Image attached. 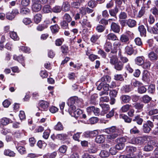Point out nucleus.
Returning <instances> with one entry per match:
<instances>
[{
  "mask_svg": "<svg viewBox=\"0 0 158 158\" xmlns=\"http://www.w3.org/2000/svg\"><path fill=\"white\" fill-rule=\"evenodd\" d=\"M145 12V7L143 6L141 7V10H139L138 15V17L140 18L144 15Z\"/></svg>",
  "mask_w": 158,
  "mask_h": 158,
  "instance_id": "obj_62",
  "label": "nucleus"
},
{
  "mask_svg": "<svg viewBox=\"0 0 158 158\" xmlns=\"http://www.w3.org/2000/svg\"><path fill=\"white\" fill-rule=\"evenodd\" d=\"M99 155L102 157H107L109 156L110 153L107 151L103 150L101 151Z\"/></svg>",
  "mask_w": 158,
  "mask_h": 158,
  "instance_id": "obj_38",
  "label": "nucleus"
},
{
  "mask_svg": "<svg viewBox=\"0 0 158 158\" xmlns=\"http://www.w3.org/2000/svg\"><path fill=\"white\" fill-rule=\"evenodd\" d=\"M86 12V8L81 7L80 9V11L79 13H77L76 14L75 16V19L76 20L79 19L83 15H85Z\"/></svg>",
  "mask_w": 158,
  "mask_h": 158,
  "instance_id": "obj_8",
  "label": "nucleus"
},
{
  "mask_svg": "<svg viewBox=\"0 0 158 158\" xmlns=\"http://www.w3.org/2000/svg\"><path fill=\"white\" fill-rule=\"evenodd\" d=\"M138 30L140 32V35L144 37L146 36V30L143 25H142L139 26Z\"/></svg>",
  "mask_w": 158,
  "mask_h": 158,
  "instance_id": "obj_28",
  "label": "nucleus"
},
{
  "mask_svg": "<svg viewBox=\"0 0 158 158\" xmlns=\"http://www.w3.org/2000/svg\"><path fill=\"white\" fill-rule=\"evenodd\" d=\"M133 121L136 122L139 125H141L143 122V119L139 116H137L135 117Z\"/></svg>",
  "mask_w": 158,
  "mask_h": 158,
  "instance_id": "obj_47",
  "label": "nucleus"
},
{
  "mask_svg": "<svg viewBox=\"0 0 158 158\" xmlns=\"http://www.w3.org/2000/svg\"><path fill=\"white\" fill-rule=\"evenodd\" d=\"M88 151L90 153H94L98 151V149L96 147H92L88 148Z\"/></svg>",
  "mask_w": 158,
  "mask_h": 158,
  "instance_id": "obj_63",
  "label": "nucleus"
},
{
  "mask_svg": "<svg viewBox=\"0 0 158 158\" xmlns=\"http://www.w3.org/2000/svg\"><path fill=\"white\" fill-rule=\"evenodd\" d=\"M110 63L112 65H114L119 61L117 56L115 55L110 56Z\"/></svg>",
  "mask_w": 158,
  "mask_h": 158,
  "instance_id": "obj_22",
  "label": "nucleus"
},
{
  "mask_svg": "<svg viewBox=\"0 0 158 158\" xmlns=\"http://www.w3.org/2000/svg\"><path fill=\"white\" fill-rule=\"evenodd\" d=\"M121 100L122 103H129L131 100V97L127 95H123L120 98Z\"/></svg>",
  "mask_w": 158,
  "mask_h": 158,
  "instance_id": "obj_21",
  "label": "nucleus"
},
{
  "mask_svg": "<svg viewBox=\"0 0 158 158\" xmlns=\"http://www.w3.org/2000/svg\"><path fill=\"white\" fill-rule=\"evenodd\" d=\"M127 137H123L117 138L116 140V141L118 143H124L127 141Z\"/></svg>",
  "mask_w": 158,
  "mask_h": 158,
  "instance_id": "obj_52",
  "label": "nucleus"
},
{
  "mask_svg": "<svg viewBox=\"0 0 158 158\" xmlns=\"http://www.w3.org/2000/svg\"><path fill=\"white\" fill-rule=\"evenodd\" d=\"M107 40L112 41L118 40L117 36L113 33H110L106 36Z\"/></svg>",
  "mask_w": 158,
  "mask_h": 158,
  "instance_id": "obj_20",
  "label": "nucleus"
},
{
  "mask_svg": "<svg viewBox=\"0 0 158 158\" xmlns=\"http://www.w3.org/2000/svg\"><path fill=\"white\" fill-rule=\"evenodd\" d=\"M147 91V89L144 86H140L138 88V92L140 94L145 93Z\"/></svg>",
  "mask_w": 158,
  "mask_h": 158,
  "instance_id": "obj_45",
  "label": "nucleus"
},
{
  "mask_svg": "<svg viewBox=\"0 0 158 158\" xmlns=\"http://www.w3.org/2000/svg\"><path fill=\"white\" fill-rule=\"evenodd\" d=\"M151 65V62L148 61L146 60L145 62H144L142 64V67L145 69H150Z\"/></svg>",
  "mask_w": 158,
  "mask_h": 158,
  "instance_id": "obj_34",
  "label": "nucleus"
},
{
  "mask_svg": "<svg viewBox=\"0 0 158 158\" xmlns=\"http://www.w3.org/2000/svg\"><path fill=\"white\" fill-rule=\"evenodd\" d=\"M100 36V35L96 34H94L90 38V41L93 43H97Z\"/></svg>",
  "mask_w": 158,
  "mask_h": 158,
  "instance_id": "obj_30",
  "label": "nucleus"
},
{
  "mask_svg": "<svg viewBox=\"0 0 158 158\" xmlns=\"http://www.w3.org/2000/svg\"><path fill=\"white\" fill-rule=\"evenodd\" d=\"M126 150L128 152H134L136 151V148L133 146H129L127 147Z\"/></svg>",
  "mask_w": 158,
  "mask_h": 158,
  "instance_id": "obj_57",
  "label": "nucleus"
},
{
  "mask_svg": "<svg viewBox=\"0 0 158 158\" xmlns=\"http://www.w3.org/2000/svg\"><path fill=\"white\" fill-rule=\"evenodd\" d=\"M120 40L122 43L127 44L129 43L130 38L127 34H123L120 36Z\"/></svg>",
  "mask_w": 158,
  "mask_h": 158,
  "instance_id": "obj_12",
  "label": "nucleus"
},
{
  "mask_svg": "<svg viewBox=\"0 0 158 158\" xmlns=\"http://www.w3.org/2000/svg\"><path fill=\"white\" fill-rule=\"evenodd\" d=\"M4 154L6 156L10 157L15 156V153L13 151L9 149L5 150L4 151Z\"/></svg>",
  "mask_w": 158,
  "mask_h": 158,
  "instance_id": "obj_23",
  "label": "nucleus"
},
{
  "mask_svg": "<svg viewBox=\"0 0 158 158\" xmlns=\"http://www.w3.org/2000/svg\"><path fill=\"white\" fill-rule=\"evenodd\" d=\"M20 49L24 52L26 53L30 52V49L29 48L23 46L20 47Z\"/></svg>",
  "mask_w": 158,
  "mask_h": 158,
  "instance_id": "obj_56",
  "label": "nucleus"
},
{
  "mask_svg": "<svg viewBox=\"0 0 158 158\" xmlns=\"http://www.w3.org/2000/svg\"><path fill=\"white\" fill-rule=\"evenodd\" d=\"M67 149V147L66 146L63 145L60 147L59 149V150L60 153H64L66 152Z\"/></svg>",
  "mask_w": 158,
  "mask_h": 158,
  "instance_id": "obj_54",
  "label": "nucleus"
},
{
  "mask_svg": "<svg viewBox=\"0 0 158 158\" xmlns=\"http://www.w3.org/2000/svg\"><path fill=\"white\" fill-rule=\"evenodd\" d=\"M149 137H150L148 136H145L143 137H138L135 138L133 137L129 141V142L133 144H143L146 140H147L148 138H149Z\"/></svg>",
  "mask_w": 158,
  "mask_h": 158,
  "instance_id": "obj_2",
  "label": "nucleus"
},
{
  "mask_svg": "<svg viewBox=\"0 0 158 158\" xmlns=\"http://www.w3.org/2000/svg\"><path fill=\"white\" fill-rule=\"evenodd\" d=\"M142 85V83L136 80H133L131 83L132 86L135 87H139Z\"/></svg>",
  "mask_w": 158,
  "mask_h": 158,
  "instance_id": "obj_49",
  "label": "nucleus"
},
{
  "mask_svg": "<svg viewBox=\"0 0 158 158\" xmlns=\"http://www.w3.org/2000/svg\"><path fill=\"white\" fill-rule=\"evenodd\" d=\"M43 11L44 13H49L51 12L52 9L49 5H45L43 8Z\"/></svg>",
  "mask_w": 158,
  "mask_h": 158,
  "instance_id": "obj_48",
  "label": "nucleus"
},
{
  "mask_svg": "<svg viewBox=\"0 0 158 158\" xmlns=\"http://www.w3.org/2000/svg\"><path fill=\"white\" fill-rule=\"evenodd\" d=\"M151 128L148 126L147 124H144L143 126V130L145 133H148L151 130Z\"/></svg>",
  "mask_w": 158,
  "mask_h": 158,
  "instance_id": "obj_44",
  "label": "nucleus"
},
{
  "mask_svg": "<svg viewBox=\"0 0 158 158\" xmlns=\"http://www.w3.org/2000/svg\"><path fill=\"white\" fill-rule=\"evenodd\" d=\"M148 56L149 60L151 61L156 60L158 59V56L153 52H150Z\"/></svg>",
  "mask_w": 158,
  "mask_h": 158,
  "instance_id": "obj_18",
  "label": "nucleus"
},
{
  "mask_svg": "<svg viewBox=\"0 0 158 158\" xmlns=\"http://www.w3.org/2000/svg\"><path fill=\"white\" fill-rule=\"evenodd\" d=\"M13 59L20 63H21L23 64L24 61V58L23 56L22 55H19L18 56H17L16 55H14L13 56ZM23 66L24 65L22 64Z\"/></svg>",
  "mask_w": 158,
  "mask_h": 158,
  "instance_id": "obj_36",
  "label": "nucleus"
},
{
  "mask_svg": "<svg viewBox=\"0 0 158 158\" xmlns=\"http://www.w3.org/2000/svg\"><path fill=\"white\" fill-rule=\"evenodd\" d=\"M126 22L127 25L131 28L135 27L137 24L135 20L131 19H128L126 20Z\"/></svg>",
  "mask_w": 158,
  "mask_h": 158,
  "instance_id": "obj_14",
  "label": "nucleus"
},
{
  "mask_svg": "<svg viewBox=\"0 0 158 158\" xmlns=\"http://www.w3.org/2000/svg\"><path fill=\"white\" fill-rule=\"evenodd\" d=\"M111 30L116 33H119L120 30V27L118 23L113 22L110 26Z\"/></svg>",
  "mask_w": 158,
  "mask_h": 158,
  "instance_id": "obj_10",
  "label": "nucleus"
},
{
  "mask_svg": "<svg viewBox=\"0 0 158 158\" xmlns=\"http://www.w3.org/2000/svg\"><path fill=\"white\" fill-rule=\"evenodd\" d=\"M19 14V10L17 9H14L12 10L11 12H8L6 14V17L8 20H12Z\"/></svg>",
  "mask_w": 158,
  "mask_h": 158,
  "instance_id": "obj_5",
  "label": "nucleus"
},
{
  "mask_svg": "<svg viewBox=\"0 0 158 158\" xmlns=\"http://www.w3.org/2000/svg\"><path fill=\"white\" fill-rule=\"evenodd\" d=\"M150 74L147 71H144L143 73L142 79L145 81H148L149 80Z\"/></svg>",
  "mask_w": 158,
  "mask_h": 158,
  "instance_id": "obj_24",
  "label": "nucleus"
},
{
  "mask_svg": "<svg viewBox=\"0 0 158 158\" xmlns=\"http://www.w3.org/2000/svg\"><path fill=\"white\" fill-rule=\"evenodd\" d=\"M118 11V9L117 6H115L114 9H111L109 10L110 15L112 16L115 17V19H117L116 16V14Z\"/></svg>",
  "mask_w": 158,
  "mask_h": 158,
  "instance_id": "obj_27",
  "label": "nucleus"
},
{
  "mask_svg": "<svg viewBox=\"0 0 158 158\" xmlns=\"http://www.w3.org/2000/svg\"><path fill=\"white\" fill-rule=\"evenodd\" d=\"M80 19L79 23L83 27H91V24L88 20L87 17L86 16L83 15Z\"/></svg>",
  "mask_w": 158,
  "mask_h": 158,
  "instance_id": "obj_4",
  "label": "nucleus"
},
{
  "mask_svg": "<svg viewBox=\"0 0 158 158\" xmlns=\"http://www.w3.org/2000/svg\"><path fill=\"white\" fill-rule=\"evenodd\" d=\"M10 122H11V120L10 119L6 118H2L1 120V124L3 125H7Z\"/></svg>",
  "mask_w": 158,
  "mask_h": 158,
  "instance_id": "obj_39",
  "label": "nucleus"
},
{
  "mask_svg": "<svg viewBox=\"0 0 158 158\" xmlns=\"http://www.w3.org/2000/svg\"><path fill=\"white\" fill-rule=\"evenodd\" d=\"M143 104L141 103H136L134 104V106L136 109L142 110L143 106Z\"/></svg>",
  "mask_w": 158,
  "mask_h": 158,
  "instance_id": "obj_46",
  "label": "nucleus"
},
{
  "mask_svg": "<svg viewBox=\"0 0 158 158\" xmlns=\"http://www.w3.org/2000/svg\"><path fill=\"white\" fill-rule=\"evenodd\" d=\"M121 45V42L119 41H115L113 44V45L114 49L111 51V52L113 53H116L117 52L116 48H119Z\"/></svg>",
  "mask_w": 158,
  "mask_h": 158,
  "instance_id": "obj_31",
  "label": "nucleus"
},
{
  "mask_svg": "<svg viewBox=\"0 0 158 158\" xmlns=\"http://www.w3.org/2000/svg\"><path fill=\"white\" fill-rule=\"evenodd\" d=\"M31 10L27 7H23L20 9V13L23 15H28L30 14Z\"/></svg>",
  "mask_w": 158,
  "mask_h": 158,
  "instance_id": "obj_25",
  "label": "nucleus"
},
{
  "mask_svg": "<svg viewBox=\"0 0 158 158\" xmlns=\"http://www.w3.org/2000/svg\"><path fill=\"white\" fill-rule=\"evenodd\" d=\"M69 65L70 66H72L73 67L74 69H77V70L79 69L81 66V65H80L79 64H75L72 62H71L70 63Z\"/></svg>",
  "mask_w": 158,
  "mask_h": 158,
  "instance_id": "obj_61",
  "label": "nucleus"
},
{
  "mask_svg": "<svg viewBox=\"0 0 158 158\" xmlns=\"http://www.w3.org/2000/svg\"><path fill=\"white\" fill-rule=\"evenodd\" d=\"M10 37L15 40H18L19 39L17 33L15 32L12 31L10 32Z\"/></svg>",
  "mask_w": 158,
  "mask_h": 158,
  "instance_id": "obj_42",
  "label": "nucleus"
},
{
  "mask_svg": "<svg viewBox=\"0 0 158 158\" xmlns=\"http://www.w3.org/2000/svg\"><path fill=\"white\" fill-rule=\"evenodd\" d=\"M122 133V131H118L117 133L110 134L107 135V138L108 139L113 140L114 139L116 138L118 136L120 135Z\"/></svg>",
  "mask_w": 158,
  "mask_h": 158,
  "instance_id": "obj_11",
  "label": "nucleus"
},
{
  "mask_svg": "<svg viewBox=\"0 0 158 158\" xmlns=\"http://www.w3.org/2000/svg\"><path fill=\"white\" fill-rule=\"evenodd\" d=\"M114 65V69L118 71H121L123 68V64L120 61H119Z\"/></svg>",
  "mask_w": 158,
  "mask_h": 158,
  "instance_id": "obj_26",
  "label": "nucleus"
},
{
  "mask_svg": "<svg viewBox=\"0 0 158 158\" xmlns=\"http://www.w3.org/2000/svg\"><path fill=\"white\" fill-rule=\"evenodd\" d=\"M131 106V105L126 104L124 105L121 108L120 110L123 112H126L128 111Z\"/></svg>",
  "mask_w": 158,
  "mask_h": 158,
  "instance_id": "obj_40",
  "label": "nucleus"
},
{
  "mask_svg": "<svg viewBox=\"0 0 158 158\" xmlns=\"http://www.w3.org/2000/svg\"><path fill=\"white\" fill-rule=\"evenodd\" d=\"M144 57L143 56L137 57L135 59L136 64L139 66H142L144 62Z\"/></svg>",
  "mask_w": 158,
  "mask_h": 158,
  "instance_id": "obj_15",
  "label": "nucleus"
},
{
  "mask_svg": "<svg viewBox=\"0 0 158 158\" xmlns=\"http://www.w3.org/2000/svg\"><path fill=\"white\" fill-rule=\"evenodd\" d=\"M48 26L44 24L39 25L37 27V30L41 31L44 30V29L47 28Z\"/></svg>",
  "mask_w": 158,
  "mask_h": 158,
  "instance_id": "obj_55",
  "label": "nucleus"
},
{
  "mask_svg": "<svg viewBox=\"0 0 158 158\" xmlns=\"http://www.w3.org/2000/svg\"><path fill=\"white\" fill-rule=\"evenodd\" d=\"M110 79L109 76H105L102 77L99 81H100L101 82L107 83V81H109Z\"/></svg>",
  "mask_w": 158,
  "mask_h": 158,
  "instance_id": "obj_59",
  "label": "nucleus"
},
{
  "mask_svg": "<svg viewBox=\"0 0 158 158\" xmlns=\"http://www.w3.org/2000/svg\"><path fill=\"white\" fill-rule=\"evenodd\" d=\"M50 28L52 31L54 33L58 31L59 28L57 25H55L51 27Z\"/></svg>",
  "mask_w": 158,
  "mask_h": 158,
  "instance_id": "obj_64",
  "label": "nucleus"
},
{
  "mask_svg": "<svg viewBox=\"0 0 158 158\" xmlns=\"http://www.w3.org/2000/svg\"><path fill=\"white\" fill-rule=\"evenodd\" d=\"M148 90L149 93H153L155 91V85L152 84L150 85L148 87Z\"/></svg>",
  "mask_w": 158,
  "mask_h": 158,
  "instance_id": "obj_58",
  "label": "nucleus"
},
{
  "mask_svg": "<svg viewBox=\"0 0 158 158\" xmlns=\"http://www.w3.org/2000/svg\"><path fill=\"white\" fill-rule=\"evenodd\" d=\"M61 8L64 11L66 12L69 11L70 8V6L69 3L67 1L64 2Z\"/></svg>",
  "mask_w": 158,
  "mask_h": 158,
  "instance_id": "obj_19",
  "label": "nucleus"
},
{
  "mask_svg": "<svg viewBox=\"0 0 158 158\" xmlns=\"http://www.w3.org/2000/svg\"><path fill=\"white\" fill-rule=\"evenodd\" d=\"M101 106L102 109V110L101 112V114L103 115L106 113L108 110H109V106L107 104H102L101 105Z\"/></svg>",
  "mask_w": 158,
  "mask_h": 158,
  "instance_id": "obj_17",
  "label": "nucleus"
},
{
  "mask_svg": "<svg viewBox=\"0 0 158 158\" xmlns=\"http://www.w3.org/2000/svg\"><path fill=\"white\" fill-rule=\"evenodd\" d=\"M56 137L60 140H64L67 139L68 135L64 133L58 134L56 135Z\"/></svg>",
  "mask_w": 158,
  "mask_h": 158,
  "instance_id": "obj_33",
  "label": "nucleus"
},
{
  "mask_svg": "<svg viewBox=\"0 0 158 158\" xmlns=\"http://www.w3.org/2000/svg\"><path fill=\"white\" fill-rule=\"evenodd\" d=\"M61 7L58 6H56L52 9V10L55 13H60L61 12Z\"/></svg>",
  "mask_w": 158,
  "mask_h": 158,
  "instance_id": "obj_41",
  "label": "nucleus"
},
{
  "mask_svg": "<svg viewBox=\"0 0 158 158\" xmlns=\"http://www.w3.org/2000/svg\"><path fill=\"white\" fill-rule=\"evenodd\" d=\"M32 9L33 11L37 12L40 10L41 8V6L38 2V0H32Z\"/></svg>",
  "mask_w": 158,
  "mask_h": 158,
  "instance_id": "obj_6",
  "label": "nucleus"
},
{
  "mask_svg": "<svg viewBox=\"0 0 158 158\" xmlns=\"http://www.w3.org/2000/svg\"><path fill=\"white\" fill-rule=\"evenodd\" d=\"M37 145L40 148H44L46 145V144L42 140H39L37 143Z\"/></svg>",
  "mask_w": 158,
  "mask_h": 158,
  "instance_id": "obj_51",
  "label": "nucleus"
},
{
  "mask_svg": "<svg viewBox=\"0 0 158 158\" xmlns=\"http://www.w3.org/2000/svg\"><path fill=\"white\" fill-rule=\"evenodd\" d=\"M131 86L129 85H126L123 86L122 88V90L126 93L129 92L131 90Z\"/></svg>",
  "mask_w": 158,
  "mask_h": 158,
  "instance_id": "obj_43",
  "label": "nucleus"
},
{
  "mask_svg": "<svg viewBox=\"0 0 158 158\" xmlns=\"http://www.w3.org/2000/svg\"><path fill=\"white\" fill-rule=\"evenodd\" d=\"M112 44L110 42H106L104 45V48L106 52H109L111 49Z\"/></svg>",
  "mask_w": 158,
  "mask_h": 158,
  "instance_id": "obj_29",
  "label": "nucleus"
},
{
  "mask_svg": "<svg viewBox=\"0 0 158 158\" xmlns=\"http://www.w3.org/2000/svg\"><path fill=\"white\" fill-rule=\"evenodd\" d=\"M81 101L79 100L77 97H71L68 100L67 103L69 107V110H72L73 111L76 109V106L79 107L81 106Z\"/></svg>",
  "mask_w": 158,
  "mask_h": 158,
  "instance_id": "obj_1",
  "label": "nucleus"
},
{
  "mask_svg": "<svg viewBox=\"0 0 158 158\" xmlns=\"http://www.w3.org/2000/svg\"><path fill=\"white\" fill-rule=\"evenodd\" d=\"M40 107L41 108V110H47L49 106V103L45 101H40L39 103ZM39 110H40V109L38 107Z\"/></svg>",
  "mask_w": 158,
  "mask_h": 158,
  "instance_id": "obj_7",
  "label": "nucleus"
},
{
  "mask_svg": "<svg viewBox=\"0 0 158 158\" xmlns=\"http://www.w3.org/2000/svg\"><path fill=\"white\" fill-rule=\"evenodd\" d=\"M105 135H97L95 138V142L98 143H101L104 142L105 140Z\"/></svg>",
  "mask_w": 158,
  "mask_h": 158,
  "instance_id": "obj_16",
  "label": "nucleus"
},
{
  "mask_svg": "<svg viewBox=\"0 0 158 158\" xmlns=\"http://www.w3.org/2000/svg\"><path fill=\"white\" fill-rule=\"evenodd\" d=\"M125 52L128 55H131L133 53V50L131 46H127L125 49Z\"/></svg>",
  "mask_w": 158,
  "mask_h": 158,
  "instance_id": "obj_35",
  "label": "nucleus"
},
{
  "mask_svg": "<svg viewBox=\"0 0 158 158\" xmlns=\"http://www.w3.org/2000/svg\"><path fill=\"white\" fill-rule=\"evenodd\" d=\"M151 99L152 98L147 95H144L142 98V101L145 103H148Z\"/></svg>",
  "mask_w": 158,
  "mask_h": 158,
  "instance_id": "obj_37",
  "label": "nucleus"
},
{
  "mask_svg": "<svg viewBox=\"0 0 158 158\" xmlns=\"http://www.w3.org/2000/svg\"><path fill=\"white\" fill-rule=\"evenodd\" d=\"M55 129L56 130H62L63 129V127L61 123L58 122L57 124L55 126Z\"/></svg>",
  "mask_w": 158,
  "mask_h": 158,
  "instance_id": "obj_53",
  "label": "nucleus"
},
{
  "mask_svg": "<svg viewBox=\"0 0 158 158\" xmlns=\"http://www.w3.org/2000/svg\"><path fill=\"white\" fill-rule=\"evenodd\" d=\"M121 130L117 129L115 127L112 126L105 129L104 132L107 134H111L113 133H117Z\"/></svg>",
  "mask_w": 158,
  "mask_h": 158,
  "instance_id": "obj_13",
  "label": "nucleus"
},
{
  "mask_svg": "<svg viewBox=\"0 0 158 158\" xmlns=\"http://www.w3.org/2000/svg\"><path fill=\"white\" fill-rule=\"evenodd\" d=\"M69 114L75 118L78 117L82 113V111L80 109H77L76 110H69Z\"/></svg>",
  "mask_w": 158,
  "mask_h": 158,
  "instance_id": "obj_9",
  "label": "nucleus"
},
{
  "mask_svg": "<svg viewBox=\"0 0 158 158\" xmlns=\"http://www.w3.org/2000/svg\"><path fill=\"white\" fill-rule=\"evenodd\" d=\"M42 16L40 14H37L34 16V20L35 23L37 24L39 23L41 21Z\"/></svg>",
  "mask_w": 158,
  "mask_h": 158,
  "instance_id": "obj_32",
  "label": "nucleus"
},
{
  "mask_svg": "<svg viewBox=\"0 0 158 158\" xmlns=\"http://www.w3.org/2000/svg\"><path fill=\"white\" fill-rule=\"evenodd\" d=\"M127 18V14L124 12H121L119 15V18L120 19H126Z\"/></svg>",
  "mask_w": 158,
  "mask_h": 158,
  "instance_id": "obj_50",
  "label": "nucleus"
},
{
  "mask_svg": "<svg viewBox=\"0 0 158 158\" xmlns=\"http://www.w3.org/2000/svg\"><path fill=\"white\" fill-rule=\"evenodd\" d=\"M97 5V2L94 0H90L88 3V5L91 8H94Z\"/></svg>",
  "mask_w": 158,
  "mask_h": 158,
  "instance_id": "obj_60",
  "label": "nucleus"
},
{
  "mask_svg": "<svg viewBox=\"0 0 158 158\" xmlns=\"http://www.w3.org/2000/svg\"><path fill=\"white\" fill-rule=\"evenodd\" d=\"M26 144V142L24 141H22L18 143L16 148L19 152L23 154L26 153V149L24 147V145Z\"/></svg>",
  "mask_w": 158,
  "mask_h": 158,
  "instance_id": "obj_3",
  "label": "nucleus"
}]
</instances>
